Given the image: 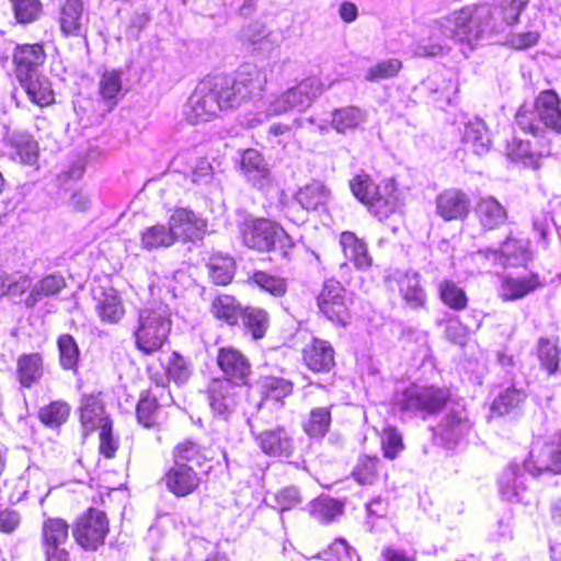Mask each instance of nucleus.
Listing matches in <instances>:
<instances>
[{
	"label": "nucleus",
	"mask_w": 561,
	"mask_h": 561,
	"mask_svg": "<svg viewBox=\"0 0 561 561\" xmlns=\"http://www.w3.org/2000/svg\"><path fill=\"white\" fill-rule=\"evenodd\" d=\"M529 0H504L499 7H466L433 21L427 25L426 36L419 39L417 56H437L447 48V42L460 45L465 56L478 45L486 32H500L518 21Z\"/></svg>",
	"instance_id": "obj_1"
},
{
	"label": "nucleus",
	"mask_w": 561,
	"mask_h": 561,
	"mask_svg": "<svg viewBox=\"0 0 561 561\" xmlns=\"http://www.w3.org/2000/svg\"><path fill=\"white\" fill-rule=\"evenodd\" d=\"M266 73L255 66H244L232 82H202L190 96L185 117L193 124L209 122L225 110L239 106L244 100L257 95L266 84Z\"/></svg>",
	"instance_id": "obj_2"
},
{
	"label": "nucleus",
	"mask_w": 561,
	"mask_h": 561,
	"mask_svg": "<svg viewBox=\"0 0 561 561\" xmlns=\"http://www.w3.org/2000/svg\"><path fill=\"white\" fill-rule=\"evenodd\" d=\"M449 391L437 386L412 383L396 391L393 409L402 421L427 417L437 414L448 402Z\"/></svg>",
	"instance_id": "obj_3"
},
{
	"label": "nucleus",
	"mask_w": 561,
	"mask_h": 561,
	"mask_svg": "<svg viewBox=\"0 0 561 561\" xmlns=\"http://www.w3.org/2000/svg\"><path fill=\"white\" fill-rule=\"evenodd\" d=\"M324 89L323 83L318 78L302 80L296 87L277 96L270 98L259 105L256 113L248 119L247 125L248 127H254L273 116L291 111L302 112L323 93Z\"/></svg>",
	"instance_id": "obj_4"
},
{
	"label": "nucleus",
	"mask_w": 561,
	"mask_h": 561,
	"mask_svg": "<svg viewBox=\"0 0 561 561\" xmlns=\"http://www.w3.org/2000/svg\"><path fill=\"white\" fill-rule=\"evenodd\" d=\"M516 124L533 136L542 135L546 128L561 134V99L553 90L540 92L533 106L518 108Z\"/></svg>",
	"instance_id": "obj_5"
},
{
	"label": "nucleus",
	"mask_w": 561,
	"mask_h": 561,
	"mask_svg": "<svg viewBox=\"0 0 561 561\" xmlns=\"http://www.w3.org/2000/svg\"><path fill=\"white\" fill-rule=\"evenodd\" d=\"M171 330L170 311L167 305L149 304L139 310L135 340L137 348L146 354L159 351Z\"/></svg>",
	"instance_id": "obj_6"
},
{
	"label": "nucleus",
	"mask_w": 561,
	"mask_h": 561,
	"mask_svg": "<svg viewBox=\"0 0 561 561\" xmlns=\"http://www.w3.org/2000/svg\"><path fill=\"white\" fill-rule=\"evenodd\" d=\"M524 468L531 474L561 473V432L537 439Z\"/></svg>",
	"instance_id": "obj_7"
},
{
	"label": "nucleus",
	"mask_w": 561,
	"mask_h": 561,
	"mask_svg": "<svg viewBox=\"0 0 561 561\" xmlns=\"http://www.w3.org/2000/svg\"><path fill=\"white\" fill-rule=\"evenodd\" d=\"M72 533L80 547L95 551L104 543L108 533L106 515L102 511L90 508L78 519Z\"/></svg>",
	"instance_id": "obj_8"
},
{
	"label": "nucleus",
	"mask_w": 561,
	"mask_h": 561,
	"mask_svg": "<svg viewBox=\"0 0 561 561\" xmlns=\"http://www.w3.org/2000/svg\"><path fill=\"white\" fill-rule=\"evenodd\" d=\"M472 430V421L467 410L457 405L451 408L434 430L436 439L448 448L462 443Z\"/></svg>",
	"instance_id": "obj_9"
},
{
	"label": "nucleus",
	"mask_w": 561,
	"mask_h": 561,
	"mask_svg": "<svg viewBox=\"0 0 561 561\" xmlns=\"http://www.w3.org/2000/svg\"><path fill=\"white\" fill-rule=\"evenodd\" d=\"M255 444L268 457L288 459L294 456L296 442L293 432L285 426L276 425L261 432H253Z\"/></svg>",
	"instance_id": "obj_10"
},
{
	"label": "nucleus",
	"mask_w": 561,
	"mask_h": 561,
	"mask_svg": "<svg viewBox=\"0 0 561 561\" xmlns=\"http://www.w3.org/2000/svg\"><path fill=\"white\" fill-rule=\"evenodd\" d=\"M320 311L332 322L345 327L350 321L346 291L340 282L329 279L318 297Z\"/></svg>",
	"instance_id": "obj_11"
},
{
	"label": "nucleus",
	"mask_w": 561,
	"mask_h": 561,
	"mask_svg": "<svg viewBox=\"0 0 561 561\" xmlns=\"http://www.w3.org/2000/svg\"><path fill=\"white\" fill-rule=\"evenodd\" d=\"M169 227L175 241L201 240L206 233L207 221L192 209L186 207L175 208L169 217Z\"/></svg>",
	"instance_id": "obj_12"
},
{
	"label": "nucleus",
	"mask_w": 561,
	"mask_h": 561,
	"mask_svg": "<svg viewBox=\"0 0 561 561\" xmlns=\"http://www.w3.org/2000/svg\"><path fill=\"white\" fill-rule=\"evenodd\" d=\"M528 242L523 239L507 237L499 250L486 249L476 253L474 259L490 261L488 266H515L520 264L526 256Z\"/></svg>",
	"instance_id": "obj_13"
},
{
	"label": "nucleus",
	"mask_w": 561,
	"mask_h": 561,
	"mask_svg": "<svg viewBox=\"0 0 561 561\" xmlns=\"http://www.w3.org/2000/svg\"><path fill=\"white\" fill-rule=\"evenodd\" d=\"M277 226L267 219H248L240 228L242 241L250 249L272 251Z\"/></svg>",
	"instance_id": "obj_14"
},
{
	"label": "nucleus",
	"mask_w": 561,
	"mask_h": 561,
	"mask_svg": "<svg viewBox=\"0 0 561 561\" xmlns=\"http://www.w3.org/2000/svg\"><path fill=\"white\" fill-rule=\"evenodd\" d=\"M436 214L445 221L463 220L471 208L469 196L461 190L448 188L437 195Z\"/></svg>",
	"instance_id": "obj_15"
},
{
	"label": "nucleus",
	"mask_w": 561,
	"mask_h": 561,
	"mask_svg": "<svg viewBox=\"0 0 561 561\" xmlns=\"http://www.w3.org/2000/svg\"><path fill=\"white\" fill-rule=\"evenodd\" d=\"M241 386L230 379H214L208 386V400L211 410L219 414H229L238 403Z\"/></svg>",
	"instance_id": "obj_16"
},
{
	"label": "nucleus",
	"mask_w": 561,
	"mask_h": 561,
	"mask_svg": "<svg viewBox=\"0 0 561 561\" xmlns=\"http://www.w3.org/2000/svg\"><path fill=\"white\" fill-rule=\"evenodd\" d=\"M379 220L388 218L401 206L396 184L392 180L382 181L365 204Z\"/></svg>",
	"instance_id": "obj_17"
},
{
	"label": "nucleus",
	"mask_w": 561,
	"mask_h": 561,
	"mask_svg": "<svg viewBox=\"0 0 561 561\" xmlns=\"http://www.w3.org/2000/svg\"><path fill=\"white\" fill-rule=\"evenodd\" d=\"M500 493L508 502H530V492L525 482V474L517 463H511L502 473L500 481Z\"/></svg>",
	"instance_id": "obj_18"
},
{
	"label": "nucleus",
	"mask_w": 561,
	"mask_h": 561,
	"mask_svg": "<svg viewBox=\"0 0 561 561\" xmlns=\"http://www.w3.org/2000/svg\"><path fill=\"white\" fill-rule=\"evenodd\" d=\"M167 489L176 496H186L199 485L201 479L191 465L174 462L164 476Z\"/></svg>",
	"instance_id": "obj_19"
},
{
	"label": "nucleus",
	"mask_w": 561,
	"mask_h": 561,
	"mask_svg": "<svg viewBox=\"0 0 561 561\" xmlns=\"http://www.w3.org/2000/svg\"><path fill=\"white\" fill-rule=\"evenodd\" d=\"M46 60V54L41 44L18 45L13 53V61L16 67L19 80H25L30 76L38 73Z\"/></svg>",
	"instance_id": "obj_20"
},
{
	"label": "nucleus",
	"mask_w": 561,
	"mask_h": 561,
	"mask_svg": "<svg viewBox=\"0 0 561 561\" xmlns=\"http://www.w3.org/2000/svg\"><path fill=\"white\" fill-rule=\"evenodd\" d=\"M1 153L13 161L34 165L38 159V146L30 135L13 133L4 138V149Z\"/></svg>",
	"instance_id": "obj_21"
},
{
	"label": "nucleus",
	"mask_w": 561,
	"mask_h": 561,
	"mask_svg": "<svg viewBox=\"0 0 561 561\" xmlns=\"http://www.w3.org/2000/svg\"><path fill=\"white\" fill-rule=\"evenodd\" d=\"M89 18L81 0H65L59 14V25L65 36H84Z\"/></svg>",
	"instance_id": "obj_22"
},
{
	"label": "nucleus",
	"mask_w": 561,
	"mask_h": 561,
	"mask_svg": "<svg viewBox=\"0 0 561 561\" xmlns=\"http://www.w3.org/2000/svg\"><path fill=\"white\" fill-rule=\"evenodd\" d=\"M241 171L254 187L265 190L272 184L271 171L262 154L248 149L241 156Z\"/></svg>",
	"instance_id": "obj_23"
},
{
	"label": "nucleus",
	"mask_w": 561,
	"mask_h": 561,
	"mask_svg": "<svg viewBox=\"0 0 561 561\" xmlns=\"http://www.w3.org/2000/svg\"><path fill=\"white\" fill-rule=\"evenodd\" d=\"M217 363L226 379H230L237 385L245 383V379L250 374V364L248 359L233 347H222L219 350Z\"/></svg>",
	"instance_id": "obj_24"
},
{
	"label": "nucleus",
	"mask_w": 561,
	"mask_h": 561,
	"mask_svg": "<svg viewBox=\"0 0 561 561\" xmlns=\"http://www.w3.org/2000/svg\"><path fill=\"white\" fill-rule=\"evenodd\" d=\"M240 38L248 43L254 50L271 51L279 47L282 38L274 31H270L259 22L244 26L240 32Z\"/></svg>",
	"instance_id": "obj_25"
},
{
	"label": "nucleus",
	"mask_w": 561,
	"mask_h": 561,
	"mask_svg": "<svg viewBox=\"0 0 561 561\" xmlns=\"http://www.w3.org/2000/svg\"><path fill=\"white\" fill-rule=\"evenodd\" d=\"M96 311L103 322L117 323L125 314L122 298L114 288H101L94 291Z\"/></svg>",
	"instance_id": "obj_26"
},
{
	"label": "nucleus",
	"mask_w": 561,
	"mask_h": 561,
	"mask_svg": "<svg viewBox=\"0 0 561 561\" xmlns=\"http://www.w3.org/2000/svg\"><path fill=\"white\" fill-rule=\"evenodd\" d=\"M340 244L346 260L360 271H365L371 266L373 259L368 253L367 244L359 239L354 232L344 231L340 236Z\"/></svg>",
	"instance_id": "obj_27"
},
{
	"label": "nucleus",
	"mask_w": 561,
	"mask_h": 561,
	"mask_svg": "<svg viewBox=\"0 0 561 561\" xmlns=\"http://www.w3.org/2000/svg\"><path fill=\"white\" fill-rule=\"evenodd\" d=\"M80 422L85 433L93 432L111 423L103 402L98 396H84L80 405Z\"/></svg>",
	"instance_id": "obj_28"
},
{
	"label": "nucleus",
	"mask_w": 561,
	"mask_h": 561,
	"mask_svg": "<svg viewBox=\"0 0 561 561\" xmlns=\"http://www.w3.org/2000/svg\"><path fill=\"white\" fill-rule=\"evenodd\" d=\"M304 360L313 371H329L334 365V351L329 342L313 339L304 350Z\"/></svg>",
	"instance_id": "obj_29"
},
{
	"label": "nucleus",
	"mask_w": 561,
	"mask_h": 561,
	"mask_svg": "<svg viewBox=\"0 0 561 561\" xmlns=\"http://www.w3.org/2000/svg\"><path fill=\"white\" fill-rule=\"evenodd\" d=\"M331 191L321 181L313 180L301 186L295 194V201L305 210H319L327 206Z\"/></svg>",
	"instance_id": "obj_30"
},
{
	"label": "nucleus",
	"mask_w": 561,
	"mask_h": 561,
	"mask_svg": "<svg viewBox=\"0 0 561 561\" xmlns=\"http://www.w3.org/2000/svg\"><path fill=\"white\" fill-rule=\"evenodd\" d=\"M476 215L480 225L486 230L499 228L507 219L505 207L492 196L479 199L476 206Z\"/></svg>",
	"instance_id": "obj_31"
},
{
	"label": "nucleus",
	"mask_w": 561,
	"mask_h": 561,
	"mask_svg": "<svg viewBox=\"0 0 561 561\" xmlns=\"http://www.w3.org/2000/svg\"><path fill=\"white\" fill-rule=\"evenodd\" d=\"M367 118L366 111L358 106L347 105L332 112L330 126L339 134H346L362 127Z\"/></svg>",
	"instance_id": "obj_32"
},
{
	"label": "nucleus",
	"mask_w": 561,
	"mask_h": 561,
	"mask_svg": "<svg viewBox=\"0 0 561 561\" xmlns=\"http://www.w3.org/2000/svg\"><path fill=\"white\" fill-rule=\"evenodd\" d=\"M43 375L44 364L41 354H23L18 358L16 377L22 387L31 388L38 383Z\"/></svg>",
	"instance_id": "obj_33"
},
{
	"label": "nucleus",
	"mask_w": 561,
	"mask_h": 561,
	"mask_svg": "<svg viewBox=\"0 0 561 561\" xmlns=\"http://www.w3.org/2000/svg\"><path fill=\"white\" fill-rule=\"evenodd\" d=\"M462 141L478 154H484L491 147V138L484 122L478 117L468 121L462 131Z\"/></svg>",
	"instance_id": "obj_34"
},
{
	"label": "nucleus",
	"mask_w": 561,
	"mask_h": 561,
	"mask_svg": "<svg viewBox=\"0 0 561 561\" xmlns=\"http://www.w3.org/2000/svg\"><path fill=\"white\" fill-rule=\"evenodd\" d=\"M540 286L536 275L522 277L506 276L502 279L500 296L503 300H516L525 297Z\"/></svg>",
	"instance_id": "obj_35"
},
{
	"label": "nucleus",
	"mask_w": 561,
	"mask_h": 561,
	"mask_svg": "<svg viewBox=\"0 0 561 561\" xmlns=\"http://www.w3.org/2000/svg\"><path fill=\"white\" fill-rule=\"evenodd\" d=\"M65 287L66 280L61 275H47L32 286L24 304L27 308H33L44 298L59 294Z\"/></svg>",
	"instance_id": "obj_36"
},
{
	"label": "nucleus",
	"mask_w": 561,
	"mask_h": 561,
	"mask_svg": "<svg viewBox=\"0 0 561 561\" xmlns=\"http://www.w3.org/2000/svg\"><path fill=\"white\" fill-rule=\"evenodd\" d=\"M399 291L405 304L413 309L425 305L426 295L420 284V275L416 272L409 271L398 279Z\"/></svg>",
	"instance_id": "obj_37"
},
{
	"label": "nucleus",
	"mask_w": 561,
	"mask_h": 561,
	"mask_svg": "<svg viewBox=\"0 0 561 561\" xmlns=\"http://www.w3.org/2000/svg\"><path fill=\"white\" fill-rule=\"evenodd\" d=\"M173 232L169 225L157 224L145 228L140 232V247L146 251L170 248L175 243Z\"/></svg>",
	"instance_id": "obj_38"
},
{
	"label": "nucleus",
	"mask_w": 561,
	"mask_h": 561,
	"mask_svg": "<svg viewBox=\"0 0 561 561\" xmlns=\"http://www.w3.org/2000/svg\"><path fill=\"white\" fill-rule=\"evenodd\" d=\"M23 85L28 99L39 105L46 106L54 102V91L47 78L36 73L25 80H19Z\"/></svg>",
	"instance_id": "obj_39"
},
{
	"label": "nucleus",
	"mask_w": 561,
	"mask_h": 561,
	"mask_svg": "<svg viewBox=\"0 0 561 561\" xmlns=\"http://www.w3.org/2000/svg\"><path fill=\"white\" fill-rule=\"evenodd\" d=\"M69 538L68 523L58 517L47 518L42 527L43 548L64 547Z\"/></svg>",
	"instance_id": "obj_40"
},
{
	"label": "nucleus",
	"mask_w": 561,
	"mask_h": 561,
	"mask_svg": "<svg viewBox=\"0 0 561 561\" xmlns=\"http://www.w3.org/2000/svg\"><path fill=\"white\" fill-rule=\"evenodd\" d=\"M344 504L330 496H320L310 503V515L322 524H328L342 515Z\"/></svg>",
	"instance_id": "obj_41"
},
{
	"label": "nucleus",
	"mask_w": 561,
	"mask_h": 561,
	"mask_svg": "<svg viewBox=\"0 0 561 561\" xmlns=\"http://www.w3.org/2000/svg\"><path fill=\"white\" fill-rule=\"evenodd\" d=\"M331 425L330 408H313L302 423L304 432L310 438H322L329 432Z\"/></svg>",
	"instance_id": "obj_42"
},
{
	"label": "nucleus",
	"mask_w": 561,
	"mask_h": 561,
	"mask_svg": "<svg viewBox=\"0 0 561 561\" xmlns=\"http://www.w3.org/2000/svg\"><path fill=\"white\" fill-rule=\"evenodd\" d=\"M526 394L516 389L508 387L499 392L493 400L491 411L493 414L505 415L515 412L519 409L520 404L525 401Z\"/></svg>",
	"instance_id": "obj_43"
},
{
	"label": "nucleus",
	"mask_w": 561,
	"mask_h": 561,
	"mask_svg": "<svg viewBox=\"0 0 561 561\" xmlns=\"http://www.w3.org/2000/svg\"><path fill=\"white\" fill-rule=\"evenodd\" d=\"M507 157L525 167L536 169L539 167L540 154L533 150L529 140L514 138L507 145Z\"/></svg>",
	"instance_id": "obj_44"
},
{
	"label": "nucleus",
	"mask_w": 561,
	"mask_h": 561,
	"mask_svg": "<svg viewBox=\"0 0 561 561\" xmlns=\"http://www.w3.org/2000/svg\"><path fill=\"white\" fill-rule=\"evenodd\" d=\"M207 267L209 276L217 285H227L234 274L233 259L220 253L210 256Z\"/></svg>",
	"instance_id": "obj_45"
},
{
	"label": "nucleus",
	"mask_w": 561,
	"mask_h": 561,
	"mask_svg": "<svg viewBox=\"0 0 561 561\" xmlns=\"http://www.w3.org/2000/svg\"><path fill=\"white\" fill-rule=\"evenodd\" d=\"M211 311L229 324H234L243 312L234 297L229 295L218 296L211 304Z\"/></svg>",
	"instance_id": "obj_46"
},
{
	"label": "nucleus",
	"mask_w": 561,
	"mask_h": 561,
	"mask_svg": "<svg viewBox=\"0 0 561 561\" xmlns=\"http://www.w3.org/2000/svg\"><path fill=\"white\" fill-rule=\"evenodd\" d=\"M18 23L30 24L37 21L43 12L41 0H9Z\"/></svg>",
	"instance_id": "obj_47"
},
{
	"label": "nucleus",
	"mask_w": 561,
	"mask_h": 561,
	"mask_svg": "<svg viewBox=\"0 0 561 561\" xmlns=\"http://www.w3.org/2000/svg\"><path fill=\"white\" fill-rule=\"evenodd\" d=\"M379 467V458L362 456L352 471V477L362 485L373 484L377 480Z\"/></svg>",
	"instance_id": "obj_48"
},
{
	"label": "nucleus",
	"mask_w": 561,
	"mask_h": 561,
	"mask_svg": "<svg viewBox=\"0 0 561 561\" xmlns=\"http://www.w3.org/2000/svg\"><path fill=\"white\" fill-rule=\"evenodd\" d=\"M70 413V407L65 401H53L41 408L38 412L39 420L48 427L56 428L64 424Z\"/></svg>",
	"instance_id": "obj_49"
},
{
	"label": "nucleus",
	"mask_w": 561,
	"mask_h": 561,
	"mask_svg": "<svg viewBox=\"0 0 561 561\" xmlns=\"http://www.w3.org/2000/svg\"><path fill=\"white\" fill-rule=\"evenodd\" d=\"M538 357L541 366L553 374L557 371L560 362V350L556 339L541 337L538 341Z\"/></svg>",
	"instance_id": "obj_50"
},
{
	"label": "nucleus",
	"mask_w": 561,
	"mask_h": 561,
	"mask_svg": "<svg viewBox=\"0 0 561 561\" xmlns=\"http://www.w3.org/2000/svg\"><path fill=\"white\" fill-rule=\"evenodd\" d=\"M380 443L385 458L390 460L396 459L404 449L402 434L392 425L382 428Z\"/></svg>",
	"instance_id": "obj_51"
},
{
	"label": "nucleus",
	"mask_w": 561,
	"mask_h": 561,
	"mask_svg": "<svg viewBox=\"0 0 561 561\" xmlns=\"http://www.w3.org/2000/svg\"><path fill=\"white\" fill-rule=\"evenodd\" d=\"M241 318L244 327L254 339L264 336L268 325V316L263 309L245 308Z\"/></svg>",
	"instance_id": "obj_52"
},
{
	"label": "nucleus",
	"mask_w": 561,
	"mask_h": 561,
	"mask_svg": "<svg viewBox=\"0 0 561 561\" xmlns=\"http://www.w3.org/2000/svg\"><path fill=\"white\" fill-rule=\"evenodd\" d=\"M250 279L259 288L274 297H282L287 291V282L285 278L266 272H255Z\"/></svg>",
	"instance_id": "obj_53"
},
{
	"label": "nucleus",
	"mask_w": 561,
	"mask_h": 561,
	"mask_svg": "<svg viewBox=\"0 0 561 561\" xmlns=\"http://www.w3.org/2000/svg\"><path fill=\"white\" fill-rule=\"evenodd\" d=\"M318 557L324 561H360L356 551L342 539H335Z\"/></svg>",
	"instance_id": "obj_54"
},
{
	"label": "nucleus",
	"mask_w": 561,
	"mask_h": 561,
	"mask_svg": "<svg viewBox=\"0 0 561 561\" xmlns=\"http://www.w3.org/2000/svg\"><path fill=\"white\" fill-rule=\"evenodd\" d=\"M167 374L176 385H183L192 375V365L178 352H173L167 364Z\"/></svg>",
	"instance_id": "obj_55"
},
{
	"label": "nucleus",
	"mask_w": 561,
	"mask_h": 561,
	"mask_svg": "<svg viewBox=\"0 0 561 561\" xmlns=\"http://www.w3.org/2000/svg\"><path fill=\"white\" fill-rule=\"evenodd\" d=\"M205 459V449L191 440L179 444L174 449V462L201 466Z\"/></svg>",
	"instance_id": "obj_56"
},
{
	"label": "nucleus",
	"mask_w": 561,
	"mask_h": 561,
	"mask_svg": "<svg viewBox=\"0 0 561 561\" xmlns=\"http://www.w3.org/2000/svg\"><path fill=\"white\" fill-rule=\"evenodd\" d=\"M262 392L266 398L282 400L293 392V383L282 377L267 376L261 382Z\"/></svg>",
	"instance_id": "obj_57"
},
{
	"label": "nucleus",
	"mask_w": 561,
	"mask_h": 561,
	"mask_svg": "<svg viewBox=\"0 0 561 561\" xmlns=\"http://www.w3.org/2000/svg\"><path fill=\"white\" fill-rule=\"evenodd\" d=\"M439 295L444 304L453 309L466 308L468 299L465 290L451 280H444L439 286Z\"/></svg>",
	"instance_id": "obj_58"
},
{
	"label": "nucleus",
	"mask_w": 561,
	"mask_h": 561,
	"mask_svg": "<svg viewBox=\"0 0 561 561\" xmlns=\"http://www.w3.org/2000/svg\"><path fill=\"white\" fill-rule=\"evenodd\" d=\"M57 344L62 368H75L79 358V348L75 339L69 334H62L59 336Z\"/></svg>",
	"instance_id": "obj_59"
},
{
	"label": "nucleus",
	"mask_w": 561,
	"mask_h": 561,
	"mask_svg": "<svg viewBox=\"0 0 561 561\" xmlns=\"http://www.w3.org/2000/svg\"><path fill=\"white\" fill-rule=\"evenodd\" d=\"M401 67L402 64L397 58L382 60L367 69L365 79L371 82L390 79L398 75Z\"/></svg>",
	"instance_id": "obj_60"
},
{
	"label": "nucleus",
	"mask_w": 561,
	"mask_h": 561,
	"mask_svg": "<svg viewBox=\"0 0 561 561\" xmlns=\"http://www.w3.org/2000/svg\"><path fill=\"white\" fill-rule=\"evenodd\" d=\"M157 410L158 403L156 398L149 394L141 396L136 410L138 422L145 427L152 426L157 420Z\"/></svg>",
	"instance_id": "obj_61"
},
{
	"label": "nucleus",
	"mask_w": 561,
	"mask_h": 561,
	"mask_svg": "<svg viewBox=\"0 0 561 561\" xmlns=\"http://www.w3.org/2000/svg\"><path fill=\"white\" fill-rule=\"evenodd\" d=\"M122 91L121 72L117 70H107L103 73L100 81V92L104 99L113 100Z\"/></svg>",
	"instance_id": "obj_62"
},
{
	"label": "nucleus",
	"mask_w": 561,
	"mask_h": 561,
	"mask_svg": "<svg viewBox=\"0 0 561 561\" xmlns=\"http://www.w3.org/2000/svg\"><path fill=\"white\" fill-rule=\"evenodd\" d=\"M480 323H476L474 327L469 324H462L457 319L449 320L446 327V336L451 342L463 345L471 332L477 330Z\"/></svg>",
	"instance_id": "obj_63"
},
{
	"label": "nucleus",
	"mask_w": 561,
	"mask_h": 561,
	"mask_svg": "<svg viewBox=\"0 0 561 561\" xmlns=\"http://www.w3.org/2000/svg\"><path fill=\"white\" fill-rule=\"evenodd\" d=\"M350 187L353 195L363 204H366L377 186L367 174H359L350 182Z\"/></svg>",
	"instance_id": "obj_64"
}]
</instances>
